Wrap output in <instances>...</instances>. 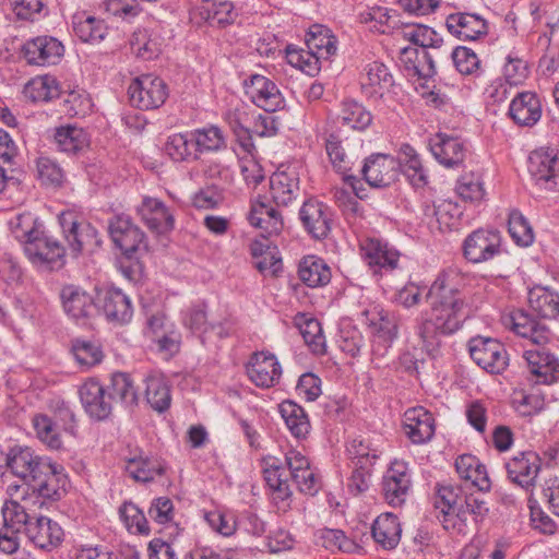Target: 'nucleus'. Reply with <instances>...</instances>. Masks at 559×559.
Here are the masks:
<instances>
[{
    "label": "nucleus",
    "instance_id": "nucleus-50",
    "mask_svg": "<svg viewBox=\"0 0 559 559\" xmlns=\"http://www.w3.org/2000/svg\"><path fill=\"white\" fill-rule=\"evenodd\" d=\"M55 141L59 151L75 154L87 145V135L82 128L63 126L56 130Z\"/></svg>",
    "mask_w": 559,
    "mask_h": 559
},
{
    "label": "nucleus",
    "instance_id": "nucleus-32",
    "mask_svg": "<svg viewBox=\"0 0 559 559\" xmlns=\"http://www.w3.org/2000/svg\"><path fill=\"white\" fill-rule=\"evenodd\" d=\"M248 221L251 226L262 229V234L267 236L278 235L284 226L280 212L260 199L252 201Z\"/></svg>",
    "mask_w": 559,
    "mask_h": 559
},
{
    "label": "nucleus",
    "instance_id": "nucleus-6",
    "mask_svg": "<svg viewBox=\"0 0 559 559\" xmlns=\"http://www.w3.org/2000/svg\"><path fill=\"white\" fill-rule=\"evenodd\" d=\"M360 321L370 331L373 359L383 358L399 336L400 316L380 305L371 304L361 310Z\"/></svg>",
    "mask_w": 559,
    "mask_h": 559
},
{
    "label": "nucleus",
    "instance_id": "nucleus-36",
    "mask_svg": "<svg viewBox=\"0 0 559 559\" xmlns=\"http://www.w3.org/2000/svg\"><path fill=\"white\" fill-rule=\"evenodd\" d=\"M163 37L156 29L139 28L130 39L132 52L144 60H151L162 52Z\"/></svg>",
    "mask_w": 559,
    "mask_h": 559
},
{
    "label": "nucleus",
    "instance_id": "nucleus-48",
    "mask_svg": "<svg viewBox=\"0 0 559 559\" xmlns=\"http://www.w3.org/2000/svg\"><path fill=\"white\" fill-rule=\"evenodd\" d=\"M8 225L13 237L24 247L43 229V224L29 212L15 214Z\"/></svg>",
    "mask_w": 559,
    "mask_h": 559
},
{
    "label": "nucleus",
    "instance_id": "nucleus-8",
    "mask_svg": "<svg viewBox=\"0 0 559 559\" xmlns=\"http://www.w3.org/2000/svg\"><path fill=\"white\" fill-rule=\"evenodd\" d=\"M131 104L141 110L159 108L169 95L163 79L153 74H143L132 80L128 88Z\"/></svg>",
    "mask_w": 559,
    "mask_h": 559
},
{
    "label": "nucleus",
    "instance_id": "nucleus-2",
    "mask_svg": "<svg viewBox=\"0 0 559 559\" xmlns=\"http://www.w3.org/2000/svg\"><path fill=\"white\" fill-rule=\"evenodd\" d=\"M262 469L278 511L286 512L289 508L292 490L288 476L304 493L314 495L319 490V478L310 467L309 460L296 450L286 453L285 465L274 456L264 459Z\"/></svg>",
    "mask_w": 559,
    "mask_h": 559
},
{
    "label": "nucleus",
    "instance_id": "nucleus-61",
    "mask_svg": "<svg viewBox=\"0 0 559 559\" xmlns=\"http://www.w3.org/2000/svg\"><path fill=\"white\" fill-rule=\"evenodd\" d=\"M508 227L510 236L519 246L527 247L533 242V229L520 211L514 210L510 213Z\"/></svg>",
    "mask_w": 559,
    "mask_h": 559
},
{
    "label": "nucleus",
    "instance_id": "nucleus-13",
    "mask_svg": "<svg viewBox=\"0 0 559 559\" xmlns=\"http://www.w3.org/2000/svg\"><path fill=\"white\" fill-rule=\"evenodd\" d=\"M412 480L407 464L394 460L382 479V492L385 501L392 507L402 506L411 490Z\"/></svg>",
    "mask_w": 559,
    "mask_h": 559
},
{
    "label": "nucleus",
    "instance_id": "nucleus-47",
    "mask_svg": "<svg viewBox=\"0 0 559 559\" xmlns=\"http://www.w3.org/2000/svg\"><path fill=\"white\" fill-rule=\"evenodd\" d=\"M295 323L311 352L316 355L324 354L325 338L320 322L317 319L308 318L306 314H298L295 318Z\"/></svg>",
    "mask_w": 559,
    "mask_h": 559
},
{
    "label": "nucleus",
    "instance_id": "nucleus-9",
    "mask_svg": "<svg viewBox=\"0 0 559 559\" xmlns=\"http://www.w3.org/2000/svg\"><path fill=\"white\" fill-rule=\"evenodd\" d=\"M471 358L480 368L492 374H499L509 365L508 352L502 343L490 337L476 336L468 342Z\"/></svg>",
    "mask_w": 559,
    "mask_h": 559
},
{
    "label": "nucleus",
    "instance_id": "nucleus-23",
    "mask_svg": "<svg viewBox=\"0 0 559 559\" xmlns=\"http://www.w3.org/2000/svg\"><path fill=\"white\" fill-rule=\"evenodd\" d=\"M96 305L107 320L116 323H127L131 320L133 309L131 300L118 288H104L97 292Z\"/></svg>",
    "mask_w": 559,
    "mask_h": 559
},
{
    "label": "nucleus",
    "instance_id": "nucleus-60",
    "mask_svg": "<svg viewBox=\"0 0 559 559\" xmlns=\"http://www.w3.org/2000/svg\"><path fill=\"white\" fill-rule=\"evenodd\" d=\"M183 323L192 333L197 334L202 341L204 334L215 329L219 330L218 335L222 336V326L207 322L204 305L191 307L183 318Z\"/></svg>",
    "mask_w": 559,
    "mask_h": 559
},
{
    "label": "nucleus",
    "instance_id": "nucleus-57",
    "mask_svg": "<svg viewBox=\"0 0 559 559\" xmlns=\"http://www.w3.org/2000/svg\"><path fill=\"white\" fill-rule=\"evenodd\" d=\"M37 178L41 185L51 188H59L66 181V173L61 166L47 156H39L36 159Z\"/></svg>",
    "mask_w": 559,
    "mask_h": 559
},
{
    "label": "nucleus",
    "instance_id": "nucleus-33",
    "mask_svg": "<svg viewBox=\"0 0 559 559\" xmlns=\"http://www.w3.org/2000/svg\"><path fill=\"white\" fill-rule=\"evenodd\" d=\"M60 296L64 311L75 320L92 316L97 307L90 294L74 285L64 286Z\"/></svg>",
    "mask_w": 559,
    "mask_h": 559
},
{
    "label": "nucleus",
    "instance_id": "nucleus-55",
    "mask_svg": "<svg viewBox=\"0 0 559 559\" xmlns=\"http://www.w3.org/2000/svg\"><path fill=\"white\" fill-rule=\"evenodd\" d=\"M461 214L460 206L449 200H442L438 204L425 205V216L435 217L440 229H451Z\"/></svg>",
    "mask_w": 559,
    "mask_h": 559
},
{
    "label": "nucleus",
    "instance_id": "nucleus-25",
    "mask_svg": "<svg viewBox=\"0 0 559 559\" xmlns=\"http://www.w3.org/2000/svg\"><path fill=\"white\" fill-rule=\"evenodd\" d=\"M361 174L371 187L390 186L396 178V162L389 155L373 154L366 158Z\"/></svg>",
    "mask_w": 559,
    "mask_h": 559
},
{
    "label": "nucleus",
    "instance_id": "nucleus-27",
    "mask_svg": "<svg viewBox=\"0 0 559 559\" xmlns=\"http://www.w3.org/2000/svg\"><path fill=\"white\" fill-rule=\"evenodd\" d=\"M325 151L333 168L344 176V181L350 187L355 197L362 199V190L358 188L360 180L353 175H348L352 169V162L337 135L331 133L326 136Z\"/></svg>",
    "mask_w": 559,
    "mask_h": 559
},
{
    "label": "nucleus",
    "instance_id": "nucleus-4",
    "mask_svg": "<svg viewBox=\"0 0 559 559\" xmlns=\"http://www.w3.org/2000/svg\"><path fill=\"white\" fill-rule=\"evenodd\" d=\"M508 324L519 336L527 338L532 344L538 346L536 349H526L523 355L530 372L536 377V382L544 384L557 382L559 380V359L542 347L550 338L549 329L523 310L512 312Z\"/></svg>",
    "mask_w": 559,
    "mask_h": 559
},
{
    "label": "nucleus",
    "instance_id": "nucleus-16",
    "mask_svg": "<svg viewBox=\"0 0 559 559\" xmlns=\"http://www.w3.org/2000/svg\"><path fill=\"white\" fill-rule=\"evenodd\" d=\"M429 148L436 160L445 168L463 166L467 155V147L460 138L441 132L430 138Z\"/></svg>",
    "mask_w": 559,
    "mask_h": 559
},
{
    "label": "nucleus",
    "instance_id": "nucleus-41",
    "mask_svg": "<svg viewBox=\"0 0 559 559\" xmlns=\"http://www.w3.org/2000/svg\"><path fill=\"white\" fill-rule=\"evenodd\" d=\"M280 413L290 433L297 438H306L310 431V421L305 409L294 401H283Z\"/></svg>",
    "mask_w": 559,
    "mask_h": 559
},
{
    "label": "nucleus",
    "instance_id": "nucleus-31",
    "mask_svg": "<svg viewBox=\"0 0 559 559\" xmlns=\"http://www.w3.org/2000/svg\"><path fill=\"white\" fill-rule=\"evenodd\" d=\"M396 166L401 168L408 182L415 188H424L428 183V175L417 151L407 143L401 144L397 151Z\"/></svg>",
    "mask_w": 559,
    "mask_h": 559
},
{
    "label": "nucleus",
    "instance_id": "nucleus-15",
    "mask_svg": "<svg viewBox=\"0 0 559 559\" xmlns=\"http://www.w3.org/2000/svg\"><path fill=\"white\" fill-rule=\"evenodd\" d=\"M82 406L95 420H105L112 412V396L95 379H88L79 389Z\"/></svg>",
    "mask_w": 559,
    "mask_h": 559
},
{
    "label": "nucleus",
    "instance_id": "nucleus-26",
    "mask_svg": "<svg viewBox=\"0 0 559 559\" xmlns=\"http://www.w3.org/2000/svg\"><path fill=\"white\" fill-rule=\"evenodd\" d=\"M404 431L415 444L428 442L435 435L432 414L421 406L407 409L404 414Z\"/></svg>",
    "mask_w": 559,
    "mask_h": 559
},
{
    "label": "nucleus",
    "instance_id": "nucleus-44",
    "mask_svg": "<svg viewBox=\"0 0 559 559\" xmlns=\"http://www.w3.org/2000/svg\"><path fill=\"white\" fill-rule=\"evenodd\" d=\"M61 87L52 75H39L27 82L24 87L25 97L33 102H50L58 98Z\"/></svg>",
    "mask_w": 559,
    "mask_h": 559
},
{
    "label": "nucleus",
    "instance_id": "nucleus-59",
    "mask_svg": "<svg viewBox=\"0 0 559 559\" xmlns=\"http://www.w3.org/2000/svg\"><path fill=\"white\" fill-rule=\"evenodd\" d=\"M72 353L76 362L84 368H91L103 359L100 347L92 341L76 338L72 342Z\"/></svg>",
    "mask_w": 559,
    "mask_h": 559
},
{
    "label": "nucleus",
    "instance_id": "nucleus-29",
    "mask_svg": "<svg viewBox=\"0 0 559 559\" xmlns=\"http://www.w3.org/2000/svg\"><path fill=\"white\" fill-rule=\"evenodd\" d=\"M448 31L460 39L475 40L488 33L485 19L472 13H455L447 17Z\"/></svg>",
    "mask_w": 559,
    "mask_h": 559
},
{
    "label": "nucleus",
    "instance_id": "nucleus-5",
    "mask_svg": "<svg viewBox=\"0 0 559 559\" xmlns=\"http://www.w3.org/2000/svg\"><path fill=\"white\" fill-rule=\"evenodd\" d=\"M403 37L418 49L405 48L403 55L412 63L414 75L430 79L437 74V64L449 60V49L443 38L431 27L421 24L406 25Z\"/></svg>",
    "mask_w": 559,
    "mask_h": 559
},
{
    "label": "nucleus",
    "instance_id": "nucleus-45",
    "mask_svg": "<svg viewBox=\"0 0 559 559\" xmlns=\"http://www.w3.org/2000/svg\"><path fill=\"white\" fill-rule=\"evenodd\" d=\"M145 397L151 407L159 413L169 408L171 402L170 389L160 374H150L145 379Z\"/></svg>",
    "mask_w": 559,
    "mask_h": 559
},
{
    "label": "nucleus",
    "instance_id": "nucleus-54",
    "mask_svg": "<svg viewBox=\"0 0 559 559\" xmlns=\"http://www.w3.org/2000/svg\"><path fill=\"white\" fill-rule=\"evenodd\" d=\"M114 400H119L124 406H133L138 403V393L131 377L124 372H116L111 376L109 392Z\"/></svg>",
    "mask_w": 559,
    "mask_h": 559
},
{
    "label": "nucleus",
    "instance_id": "nucleus-58",
    "mask_svg": "<svg viewBox=\"0 0 559 559\" xmlns=\"http://www.w3.org/2000/svg\"><path fill=\"white\" fill-rule=\"evenodd\" d=\"M489 516V508L484 500L471 495L466 496L457 509L455 518L461 522L481 523Z\"/></svg>",
    "mask_w": 559,
    "mask_h": 559
},
{
    "label": "nucleus",
    "instance_id": "nucleus-22",
    "mask_svg": "<svg viewBox=\"0 0 559 559\" xmlns=\"http://www.w3.org/2000/svg\"><path fill=\"white\" fill-rule=\"evenodd\" d=\"M63 51V45L49 36H38L23 46L24 58L27 63L34 66L56 64L61 60Z\"/></svg>",
    "mask_w": 559,
    "mask_h": 559
},
{
    "label": "nucleus",
    "instance_id": "nucleus-1",
    "mask_svg": "<svg viewBox=\"0 0 559 559\" xmlns=\"http://www.w3.org/2000/svg\"><path fill=\"white\" fill-rule=\"evenodd\" d=\"M465 280L466 275L459 266H448L438 273L426 294L429 310L418 317L416 334L429 355L438 352L440 337L459 331L468 316L461 290Z\"/></svg>",
    "mask_w": 559,
    "mask_h": 559
},
{
    "label": "nucleus",
    "instance_id": "nucleus-14",
    "mask_svg": "<svg viewBox=\"0 0 559 559\" xmlns=\"http://www.w3.org/2000/svg\"><path fill=\"white\" fill-rule=\"evenodd\" d=\"M245 92L254 105L267 112H275L284 107V97L277 85L264 75H251L245 82Z\"/></svg>",
    "mask_w": 559,
    "mask_h": 559
},
{
    "label": "nucleus",
    "instance_id": "nucleus-34",
    "mask_svg": "<svg viewBox=\"0 0 559 559\" xmlns=\"http://www.w3.org/2000/svg\"><path fill=\"white\" fill-rule=\"evenodd\" d=\"M306 45L314 59V66L319 59H329L336 52V38L331 29L323 25H313L306 36Z\"/></svg>",
    "mask_w": 559,
    "mask_h": 559
},
{
    "label": "nucleus",
    "instance_id": "nucleus-62",
    "mask_svg": "<svg viewBox=\"0 0 559 559\" xmlns=\"http://www.w3.org/2000/svg\"><path fill=\"white\" fill-rule=\"evenodd\" d=\"M33 426L38 439L52 450H58L62 445L60 435L52 420L46 415H36L33 419Z\"/></svg>",
    "mask_w": 559,
    "mask_h": 559
},
{
    "label": "nucleus",
    "instance_id": "nucleus-53",
    "mask_svg": "<svg viewBox=\"0 0 559 559\" xmlns=\"http://www.w3.org/2000/svg\"><path fill=\"white\" fill-rule=\"evenodd\" d=\"M316 537L317 544L331 551L353 552L357 548V544L348 538L342 530L323 526L316 532Z\"/></svg>",
    "mask_w": 559,
    "mask_h": 559
},
{
    "label": "nucleus",
    "instance_id": "nucleus-12",
    "mask_svg": "<svg viewBox=\"0 0 559 559\" xmlns=\"http://www.w3.org/2000/svg\"><path fill=\"white\" fill-rule=\"evenodd\" d=\"M28 259L38 265L59 269L64 264V247L55 238L46 236L44 229L24 247Z\"/></svg>",
    "mask_w": 559,
    "mask_h": 559
},
{
    "label": "nucleus",
    "instance_id": "nucleus-63",
    "mask_svg": "<svg viewBox=\"0 0 559 559\" xmlns=\"http://www.w3.org/2000/svg\"><path fill=\"white\" fill-rule=\"evenodd\" d=\"M457 194L465 201H479L485 194L480 177L474 173L460 177L456 183Z\"/></svg>",
    "mask_w": 559,
    "mask_h": 559
},
{
    "label": "nucleus",
    "instance_id": "nucleus-42",
    "mask_svg": "<svg viewBox=\"0 0 559 559\" xmlns=\"http://www.w3.org/2000/svg\"><path fill=\"white\" fill-rule=\"evenodd\" d=\"M72 26L74 34L84 43H99L105 38L107 27L103 20L96 19L85 12L73 15Z\"/></svg>",
    "mask_w": 559,
    "mask_h": 559
},
{
    "label": "nucleus",
    "instance_id": "nucleus-46",
    "mask_svg": "<svg viewBox=\"0 0 559 559\" xmlns=\"http://www.w3.org/2000/svg\"><path fill=\"white\" fill-rule=\"evenodd\" d=\"M126 472L135 481L148 483L162 475L164 467L157 460L140 454L127 460Z\"/></svg>",
    "mask_w": 559,
    "mask_h": 559
},
{
    "label": "nucleus",
    "instance_id": "nucleus-24",
    "mask_svg": "<svg viewBox=\"0 0 559 559\" xmlns=\"http://www.w3.org/2000/svg\"><path fill=\"white\" fill-rule=\"evenodd\" d=\"M361 252L376 273L389 272L397 267L400 253L380 239H366L361 243Z\"/></svg>",
    "mask_w": 559,
    "mask_h": 559
},
{
    "label": "nucleus",
    "instance_id": "nucleus-10",
    "mask_svg": "<svg viewBox=\"0 0 559 559\" xmlns=\"http://www.w3.org/2000/svg\"><path fill=\"white\" fill-rule=\"evenodd\" d=\"M501 252V236L496 230H474L462 243L464 259L473 264L488 262Z\"/></svg>",
    "mask_w": 559,
    "mask_h": 559
},
{
    "label": "nucleus",
    "instance_id": "nucleus-19",
    "mask_svg": "<svg viewBox=\"0 0 559 559\" xmlns=\"http://www.w3.org/2000/svg\"><path fill=\"white\" fill-rule=\"evenodd\" d=\"M109 234L115 245L128 258L140 249L144 240V233L124 215L115 216L110 221Z\"/></svg>",
    "mask_w": 559,
    "mask_h": 559
},
{
    "label": "nucleus",
    "instance_id": "nucleus-52",
    "mask_svg": "<svg viewBox=\"0 0 559 559\" xmlns=\"http://www.w3.org/2000/svg\"><path fill=\"white\" fill-rule=\"evenodd\" d=\"M194 147L191 132L175 133L168 136L164 151L174 162H187L190 158L197 159V153L193 154Z\"/></svg>",
    "mask_w": 559,
    "mask_h": 559
},
{
    "label": "nucleus",
    "instance_id": "nucleus-43",
    "mask_svg": "<svg viewBox=\"0 0 559 559\" xmlns=\"http://www.w3.org/2000/svg\"><path fill=\"white\" fill-rule=\"evenodd\" d=\"M195 153H215L227 147V139L223 130L209 126L191 131Z\"/></svg>",
    "mask_w": 559,
    "mask_h": 559
},
{
    "label": "nucleus",
    "instance_id": "nucleus-18",
    "mask_svg": "<svg viewBox=\"0 0 559 559\" xmlns=\"http://www.w3.org/2000/svg\"><path fill=\"white\" fill-rule=\"evenodd\" d=\"M299 218L304 228L316 239H324L331 230L332 212L330 207L317 199L304 202Z\"/></svg>",
    "mask_w": 559,
    "mask_h": 559
},
{
    "label": "nucleus",
    "instance_id": "nucleus-21",
    "mask_svg": "<svg viewBox=\"0 0 559 559\" xmlns=\"http://www.w3.org/2000/svg\"><path fill=\"white\" fill-rule=\"evenodd\" d=\"M247 374L259 388H271L278 383L282 369L275 355L267 352L252 354L247 365Z\"/></svg>",
    "mask_w": 559,
    "mask_h": 559
},
{
    "label": "nucleus",
    "instance_id": "nucleus-49",
    "mask_svg": "<svg viewBox=\"0 0 559 559\" xmlns=\"http://www.w3.org/2000/svg\"><path fill=\"white\" fill-rule=\"evenodd\" d=\"M25 535L38 548L52 550L64 539L62 526H24Z\"/></svg>",
    "mask_w": 559,
    "mask_h": 559
},
{
    "label": "nucleus",
    "instance_id": "nucleus-11",
    "mask_svg": "<svg viewBox=\"0 0 559 559\" xmlns=\"http://www.w3.org/2000/svg\"><path fill=\"white\" fill-rule=\"evenodd\" d=\"M528 170L536 183L546 190H559V150L540 147L530 155Z\"/></svg>",
    "mask_w": 559,
    "mask_h": 559
},
{
    "label": "nucleus",
    "instance_id": "nucleus-20",
    "mask_svg": "<svg viewBox=\"0 0 559 559\" xmlns=\"http://www.w3.org/2000/svg\"><path fill=\"white\" fill-rule=\"evenodd\" d=\"M540 467L542 459L534 451L520 452L506 463L509 479L522 488L534 486Z\"/></svg>",
    "mask_w": 559,
    "mask_h": 559
},
{
    "label": "nucleus",
    "instance_id": "nucleus-64",
    "mask_svg": "<svg viewBox=\"0 0 559 559\" xmlns=\"http://www.w3.org/2000/svg\"><path fill=\"white\" fill-rule=\"evenodd\" d=\"M449 57L456 70L464 75L473 74L479 69L480 61L471 48L459 46L449 52Z\"/></svg>",
    "mask_w": 559,
    "mask_h": 559
},
{
    "label": "nucleus",
    "instance_id": "nucleus-37",
    "mask_svg": "<svg viewBox=\"0 0 559 559\" xmlns=\"http://www.w3.org/2000/svg\"><path fill=\"white\" fill-rule=\"evenodd\" d=\"M336 120L352 130L364 131L372 122L371 112L355 99H345L340 105Z\"/></svg>",
    "mask_w": 559,
    "mask_h": 559
},
{
    "label": "nucleus",
    "instance_id": "nucleus-39",
    "mask_svg": "<svg viewBox=\"0 0 559 559\" xmlns=\"http://www.w3.org/2000/svg\"><path fill=\"white\" fill-rule=\"evenodd\" d=\"M301 282L309 287H321L330 283L331 270L323 259L316 255L305 257L298 267Z\"/></svg>",
    "mask_w": 559,
    "mask_h": 559
},
{
    "label": "nucleus",
    "instance_id": "nucleus-28",
    "mask_svg": "<svg viewBox=\"0 0 559 559\" xmlns=\"http://www.w3.org/2000/svg\"><path fill=\"white\" fill-rule=\"evenodd\" d=\"M542 102L533 92L519 93L511 102L509 115L521 127H533L542 117Z\"/></svg>",
    "mask_w": 559,
    "mask_h": 559
},
{
    "label": "nucleus",
    "instance_id": "nucleus-56",
    "mask_svg": "<svg viewBox=\"0 0 559 559\" xmlns=\"http://www.w3.org/2000/svg\"><path fill=\"white\" fill-rule=\"evenodd\" d=\"M347 452L353 466L359 468H372L379 457V451L372 448L369 441L361 438L353 439L347 447Z\"/></svg>",
    "mask_w": 559,
    "mask_h": 559
},
{
    "label": "nucleus",
    "instance_id": "nucleus-35",
    "mask_svg": "<svg viewBox=\"0 0 559 559\" xmlns=\"http://www.w3.org/2000/svg\"><path fill=\"white\" fill-rule=\"evenodd\" d=\"M270 191L277 205H288L299 192V178L295 171H276L270 178Z\"/></svg>",
    "mask_w": 559,
    "mask_h": 559
},
{
    "label": "nucleus",
    "instance_id": "nucleus-17",
    "mask_svg": "<svg viewBox=\"0 0 559 559\" xmlns=\"http://www.w3.org/2000/svg\"><path fill=\"white\" fill-rule=\"evenodd\" d=\"M136 212L142 223L153 233L163 235L175 227L173 211L157 198L144 197Z\"/></svg>",
    "mask_w": 559,
    "mask_h": 559
},
{
    "label": "nucleus",
    "instance_id": "nucleus-30",
    "mask_svg": "<svg viewBox=\"0 0 559 559\" xmlns=\"http://www.w3.org/2000/svg\"><path fill=\"white\" fill-rule=\"evenodd\" d=\"M393 85V76L380 61L366 64L361 75L362 92L370 98H381Z\"/></svg>",
    "mask_w": 559,
    "mask_h": 559
},
{
    "label": "nucleus",
    "instance_id": "nucleus-7",
    "mask_svg": "<svg viewBox=\"0 0 559 559\" xmlns=\"http://www.w3.org/2000/svg\"><path fill=\"white\" fill-rule=\"evenodd\" d=\"M59 224L74 257L84 251L92 252L100 246L102 241L97 229L88 222L78 219L74 212H62L59 215Z\"/></svg>",
    "mask_w": 559,
    "mask_h": 559
},
{
    "label": "nucleus",
    "instance_id": "nucleus-38",
    "mask_svg": "<svg viewBox=\"0 0 559 559\" xmlns=\"http://www.w3.org/2000/svg\"><path fill=\"white\" fill-rule=\"evenodd\" d=\"M455 468L462 479L471 481L478 490H489L490 480L486 467L476 456L471 454L459 456L455 461Z\"/></svg>",
    "mask_w": 559,
    "mask_h": 559
},
{
    "label": "nucleus",
    "instance_id": "nucleus-3",
    "mask_svg": "<svg viewBox=\"0 0 559 559\" xmlns=\"http://www.w3.org/2000/svg\"><path fill=\"white\" fill-rule=\"evenodd\" d=\"M7 465L27 488L45 499L58 500L66 492L68 477L63 467L48 457L35 455L28 448L13 450Z\"/></svg>",
    "mask_w": 559,
    "mask_h": 559
},
{
    "label": "nucleus",
    "instance_id": "nucleus-40",
    "mask_svg": "<svg viewBox=\"0 0 559 559\" xmlns=\"http://www.w3.org/2000/svg\"><path fill=\"white\" fill-rule=\"evenodd\" d=\"M530 308L545 319L559 317V294L547 287H535L528 293Z\"/></svg>",
    "mask_w": 559,
    "mask_h": 559
},
{
    "label": "nucleus",
    "instance_id": "nucleus-51",
    "mask_svg": "<svg viewBox=\"0 0 559 559\" xmlns=\"http://www.w3.org/2000/svg\"><path fill=\"white\" fill-rule=\"evenodd\" d=\"M462 502L461 489L451 485H438L436 489L435 507L440 509L443 514V521H451L456 515Z\"/></svg>",
    "mask_w": 559,
    "mask_h": 559
}]
</instances>
